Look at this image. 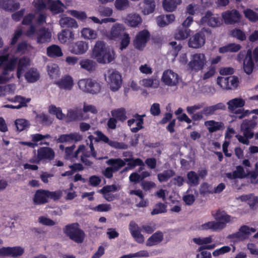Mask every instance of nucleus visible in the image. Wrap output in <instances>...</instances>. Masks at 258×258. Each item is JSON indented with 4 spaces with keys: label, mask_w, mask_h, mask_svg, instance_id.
Masks as SVG:
<instances>
[{
    "label": "nucleus",
    "mask_w": 258,
    "mask_h": 258,
    "mask_svg": "<svg viewBox=\"0 0 258 258\" xmlns=\"http://www.w3.org/2000/svg\"><path fill=\"white\" fill-rule=\"evenodd\" d=\"M216 221H209L201 225L200 228L203 230H211L213 231H220L225 228L227 223H230L235 217H232L223 211L218 210L214 215Z\"/></svg>",
    "instance_id": "1"
},
{
    "label": "nucleus",
    "mask_w": 258,
    "mask_h": 258,
    "mask_svg": "<svg viewBox=\"0 0 258 258\" xmlns=\"http://www.w3.org/2000/svg\"><path fill=\"white\" fill-rule=\"evenodd\" d=\"M91 57L101 64L109 63L114 59L110 49L103 41H97L96 42Z\"/></svg>",
    "instance_id": "2"
},
{
    "label": "nucleus",
    "mask_w": 258,
    "mask_h": 258,
    "mask_svg": "<svg viewBox=\"0 0 258 258\" xmlns=\"http://www.w3.org/2000/svg\"><path fill=\"white\" fill-rule=\"evenodd\" d=\"M79 227V224L76 222L68 224L63 228L65 234L70 239L78 243L83 242L85 235L84 231Z\"/></svg>",
    "instance_id": "3"
},
{
    "label": "nucleus",
    "mask_w": 258,
    "mask_h": 258,
    "mask_svg": "<svg viewBox=\"0 0 258 258\" xmlns=\"http://www.w3.org/2000/svg\"><path fill=\"white\" fill-rule=\"evenodd\" d=\"M207 62L205 54L196 53L191 55L190 60L187 64V69L192 73H198L203 70Z\"/></svg>",
    "instance_id": "4"
},
{
    "label": "nucleus",
    "mask_w": 258,
    "mask_h": 258,
    "mask_svg": "<svg viewBox=\"0 0 258 258\" xmlns=\"http://www.w3.org/2000/svg\"><path fill=\"white\" fill-rule=\"evenodd\" d=\"M17 62L18 57L13 56L4 64L3 71L0 75V84H6L14 78L13 74H10V72L15 70Z\"/></svg>",
    "instance_id": "5"
},
{
    "label": "nucleus",
    "mask_w": 258,
    "mask_h": 258,
    "mask_svg": "<svg viewBox=\"0 0 258 258\" xmlns=\"http://www.w3.org/2000/svg\"><path fill=\"white\" fill-rule=\"evenodd\" d=\"M78 86L83 91L92 94L100 92L101 89L100 83L91 78L83 79L79 81Z\"/></svg>",
    "instance_id": "6"
},
{
    "label": "nucleus",
    "mask_w": 258,
    "mask_h": 258,
    "mask_svg": "<svg viewBox=\"0 0 258 258\" xmlns=\"http://www.w3.org/2000/svg\"><path fill=\"white\" fill-rule=\"evenodd\" d=\"M255 231L256 229L254 228L244 225L240 226L237 232L228 235L227 238L233 241H243L248 239L251 233Z\"/></svg>",
    "instance_id": "7"
},
{
    "label": "nucleus",
    "mask_w": 258,
    "mask_h": 258,
    "mask_svg": "<svg viewBox=\"0 0 258 258\" xmlns=\"http://www.w3.org/2000/svg\"><path fill=\"white\" fill-rule=\"evenodd\" d=\"M201 23L202 24H207L210 27L215 28L221 25L222 20L217 15H215L211 11H208L201 18Z\"/></svg>",
    "instance_id": "8"
},
{
    "label": "nucleus",
    "mask_w": 258,
    "mask_h": 258,
    "mask_svg": "<svg viewBox=\"0 0 258 258\" xmlns=\"http://www.w3.org/2000/svg\"><path fill=\"white\" fill-rule=\"evenodd\" d=\"M222 17L226 24L233 25L240 21L241 16L238 11L233 9L223 12Z\"/></svg>",
    "instance_id": "9"
},
{
    "label": "nucleus",
    "mask_w": 258,
    "mask_h": 258,
    "mask_svg": "<svg viewBox=\"0 0 258 258\" xmlns=\"http://www.w3.org/2000/svg\"><path fill=\"white\" fill-rule=\"evenodd\" d=\"M109 76L108 78V83L110 89L113 91H117L121 87L122 83L121 76L120 74L116 71H108Z\"/></svg>",
    "instance_id": "10"
},
{
    "label": "nucleus",
    "mask_w": 258,
    "mask_h": 258,
    "mask_svg": "<svg viewBox=\"0 0 258 258\" xmlns=\"http://www.w3.org/2000/svg\"><path fill=\"white\" fill-rule=\"evenodd\" d=\"M150 34L147 30H143L138 33L135 40L134 46L139 49L142 50L146 46V43L149 40Z\"/></svg>",
    "instance_id": "11"
},
{
    "label": "nucleus",
    "mask_w": 258,
    "mask_h": 258,
    "mask_svg": "<svg viewBox=\"0 0 258 258\" xmlns=\"http://www.w3.org/2000/svg\"><path fill=\"white\" fill-rule=\"evenodd\" d=\"M205 41L206 36L204 32L200 31L189 38L188 45L191 48H199L205 44Z\"/></svg>",
    "instance_id": "12"
},
{
    "label": "nucleus",
    "mask_w": 258,
    "mask_h": 258,
    "mask_svg": "<svg viewBox=\"0 0 258 258\" xmlns=\"http://www.w3.org/2000/svg\"><path fill=\"white\" fill-rule=\"evenodd\" d=\"M179 76L172 70L165 71L162 77V82L168 86H174L179 83Z\"/></svg>",
    "instance_id": "13"
},
{
    "label": "nucleus",
    "mask_w": 258,
    "mask_h": 258,
    "mask_svg": "<svg viewBox=\"0 0 258 258\" xmlns=\"http://www.w3.org/2000/svg\"><path fill=\"white\" fill-rule=\"evenodd\" d=\"M37 154L39 159L41 161H50L54 158V151L50 147H40L37 150Z\"/></svg>",
    "instance_id": "14"
},
{
    "label": "nucleus",
    "mask_w": 258,
    "mask_h": 258,
    "mask_svg": "<svg viewBox=\"0 0 258 258\" xmlns=\"http://www.w3.org/2000/svg\"><path fill=\"white\" fill-rule=\"evenodd\" d=\"M66 117L68 122L83 120L84 117L82 109L78 107L71 108L68 110Z\"/></svg>",
    "instance_id": "15"
},
{
    "label": "nucleus",
    "mask_w": 258,
    "mask_h": 258,
    "mask_svg": "<svg viewBox=\"0 0 258 258\" xmlns=\"http://www.w3.org/2000/svg\"><path fill=\"white\" fill-rule=\"evenodd\" d=\"M60 89L64 90H71L74 86V83L73 78L67 75L63 76L60 80L55 83Z\"/></svg>",
    "instance_id": "16"
},
{
    "label": "nucleus",
    "mask_w": 258,
    "mask_h": 258,
    "mask_svg": "<svg viewBox=\"0 0 258 258\" xmlns=\"http://www.w3.org/2000/svg\"><path fill=\"white\" fill-rule=\"evenodd\" d=\"M69 49L70 51L75 54H82L85 53L88 49V44L84 41H78L72 44Z\"/></svg>",
    "instance_id": "17"
},
{
    "label": "nucleus",
    "mask_w": 258,
    "mask_h": 258,
    "mask_svg": "<svg viewBox=\"0 0 258 258\" xmlns=\"http://www.w3.org/2000/svg\"><path fill=\"white\" fill-rule=\"evenodd\" d=\"M48 202L46 189H40L35 191L33 198V202L34 205H42Z\"/></svg>",
    "instance_id": "18"
},
{
    "label": "nucleus",
    "mask_w": 258,
    "mask_h": 258,
    "mask_svg": "<svg viewBox=\"0 0 258 258\" xmlns=\"http://www.w3.org/2000/svg\"><path fill=\"white\" fill-rule=\"evenodd\" d=\"M51 34L48 29L44 27H41L37 32V42L38 43H45L50 41Z\"/></svg>",
    "instance_id": "19"
},
{
    "label": "nucleus",
    "mask_w": 258,
    "mask_h": 258,
    "mask_svg": "<svg viewBox=\"0 0 258 258\" xmlns=\"http://www.w3.org/2000/svg\"><path fill=\"white\" fill-rule=\"evenodd\" d=\"M82 140V136L79 133H74L69 134H62L59 136L57 139V143H64L75 141H80Z\"/></svg>",
    "instance_id": "20"
},
{
    "label": "nucleus",
    "mask_w": 258,
    "mask_h": 258,
    "mask_svg": "<svg viewBox=\"0 0 258 258\" xmlns=\"http://www.w3.org/2000/svg\"><path fill=\"white\" fill-rule=\"evenodd\" d=\"M17 77L20 79L27 67L30 65V60L25 56L18 57Z\"/></svg>",
    "instance_id": "21"
},
{
    "label": "nucleus",
    "mask_w": 258,
    "mask_h": 258,
    "mask_svg": "<svg viewBox=\"0 0 258 258\" xmlns=\"http://www.w3.org/2000/svg\"><path fill=\"white\" fill-rule=\"evenodd\" d=\"M256 125V121L252 120L245 119L243 121L241 125V130L243 133L245 134L250 137H253L254 134L252 132V130L255 127Z\"/></svg>",
    "instance_id": "22"
},
{
    "label": "nucleus",
    "mask_w": 258,
    "mask_h": 258,
    "mask_svg": "<svg viewBox=\"0 0 258 258\" xmlns=\"http://www.w3.org/2000/svg\"><path fill=\"white\" fill-rule=\"evenodd\" d=\"M125 27L123 24L115 23L111 27L110 33V38L115 40L121 37L123 34L126 33Z\"/></svg>",
    "instance_id": "23"
},
{
    "label": "nucleus",
    "mask_w": 258,
    "mask_h": 258,
    "mask_svg": "<svg viewBox=\"0 0 258 258\" xmlns=\"http://www.w3.org/2000/svg\"><path fill=\"white\" fill-rule=\"evenodd\" d=\"M254 67V63L251 52L248 50L243 61V70L244 72L247 75L251 74L253 72Z\"/></svg>",
    "instance_id": "24"
},
{
    "label": "nucleus",
    "mask_w": 258,
    "mask_h": 258,
    "mask_svg": "<svg viewBox=\"0 0 258 258\" xmlns=\"http://www.w3.org/2000/svg\"><path fill=\"white\" fill-rule=\"evenodd\" d=\"M58 38L61 43H69L74 40V34L71 29H64L58 34Z\"/></svg>",
    "instance_id": "25"
},
{
    "label": "nucleus",
    "mask_w": 258,
    "mask_h": 258,
    "mask_svg": "<svg viewBox=\"0 0 258 258\" xmlns=\"http://www.w3.org/2000/svg\"><path fill=\"white\" fill-rule=\"evenodd\" d=\"M164 235L163 232L161 231H157L147 239L146 245L147 246L157 245L162 241Z\"/></svg>",
    "instance_id": "26"
},
{
    "label": "nucleus",
    "mask_w": 258,
    "mask_h": 258,
    "mask_svg": "<svg viewBox=\"0 0 258 258\" xmlns=\"http://www.w3.org/2000/svg\"><path fill=\"white\" fill-rule=\"evenodd\" d=\"M20 4L14 0H0V8L7 11L14 12L18 10Z\"/></svg>",
    "instance_id": "27"
},
{
    "label": "nucleus",
    "mask_w": 258,
    "mask_h": 258,
    "mask_svg": "<svg viewBox=\"0 0 258 258\" xmlns=\"http://www.w3.org/2000/svg\"><path fill=\"white\" fill-rule=\"evenodd\" d=\"M175 20L173 14L161 15L156 18L157 25L160 27H163L172 23Z\"/></svg>",
    "instance_id": "28"
},
{
    "label": "nucleus",
    "mask_w": 258,
    "mask_h": 258,
    "mask_svg": "<svg viewBox=\"0 0 258 258\" xmlns=\"http://www.w3.org/2000/svg\"><path fill=\"white\" fill-rule=\"evenodd\" d=\"M245 102L244 99L241 98H235L230 100L227 103L228 109L231 112L238 108H241L245 105Z\"/></svg>",
    "instance_id": "29"
},
{
    "label": "nucleus",
    "mask_w": 258,
    "mask_h": 258,
    "mask_svg": "<svg viewBox=\"0 0 258 258\" xmlns=\"http://www.w3.org/2000/svg\"><path fill=\"white\" fill-rule=\"evenodd\" d=\"M59 24L61 27L64 29H71L73 28L78 27V24L76 21L70 17L62 18L59 20Z\"/></svg>",
    "instance_id": "30"
},
{
    "label": "nucleus",
    "mask_w": 258,
    "mask_h": 258,
    "mask_svg": "<svg viewBox=\"0 0 258 258\" xmlns=\"http://www.w3.org/2000/svg\"><path fill=\"white\" fill-rule=\"evenodd\" d=\"M144 5L142 12L145 15H148L153 13L156 7L155 0H144Z\"/></svg>",
    "instance_id": "31"
},
{
    "label": "nucleus",
    "mask_w": 258,
    "mask_h": 258,
    "mask_svg": "<svg viewBox=\"0 0 258 258\" xmlns=\"http://www.w3.org/2000/svg\"><path fill=\"white\" fill-rule=\"evenodd\" d=\"M181 3V0H163L162 6L165 11L172 12L175 10L177 5Z\"/></svg>",
    "instance_id": "32"
},
{
    "label": "nucleus",
    "mask_w": 258,
    "mask_h": 258,
    "mask_svg": "<svg viewBox=\"0 0 258 258\" xmlns=\"http://www.w3.org/2000/svg\"><path fill=\"white\" fill-rule=\"evenodd\" d=\"M226 176L229 179L242 178L245 176V174L243 167L238 165L236 166V170L233 172L226 173Z\"/></svg>",
    "instance_id": "33"
},
{
    "label": "nucleus",
    "mask_w": 258,
    "mask_h": 258,
    "mask_svg": "<svg viewBox=\"0 0 258 258\" xmlns=\"http://www.w3.org/2000/svg\"><path fill=\"white\" fill-rule=\"evenodd\" d=\"M47 5L48 9L55 14H58L63 11L62 6L63 5L59 0H48Z\"/></svg>",
    "instance_id": "34"
},
{
    "label": "nucleus",
    "mask_w": 258,
    "mask_h": 258,
    "mask_svg": "<svg viewBox=\"0 0 258 258\" xmlns=\"http://www.w3.org/2000/svg\"><path fill=\"white\" fill-rule=\"evenodd\" d=\"M81 68L89 72H92L95 70L96 63L93 60L89 59H83L79 62Z\"/></svg>",
    "instance_id": "35"
},
{
    "label": "nucleus",
    "mask_w": 258,
    "mask_h": 258,
    "mask_svg": "<svg viewBox=\"0 0 258 258\" xmlns=\"http://www.w3.org/2000/svg\"><path fill=\"white\" fill-rule=\"evenodd\" d=\"M47 54L50 57H58L63 55L61 48L57 45H52L47 48Z\"/></svg>",
    "instance_id": "36"
},
{
    "label": "nucleus",
    "mask_w": 258,
    "mask_h": 258,
    "mask_svg": "<svg viewBox=\"0 0 258 258\" xmlns=\"http://www.w3.org/2000/svg\"><path fill=\"white\" fill-rule=\"evenodd\" d=\"M240 44L234 43H229L224 46L220 47L219 48V52L221 53H225L226 52H236L241 48Z\"/></svg>",
    "instance_id": "37"
},
{
    "label": "nucleus",
    "mask_w": 258,
    "mask_h": 258,
    "mask_svg": "<svg viewBox=\"0 0 258 258\" xmlns=\"http://www.w3.org/2000/svg\"><path fill=\"white\" fill-rule=\"evenodd\" d=\"M24 77L28 83H34L39 80L40 76L36 69L31 68L26 72Z\"/></svg>",
    "instance_id": "38"
},
{
    "label": "nucleus",
    "mask_w": 258,
    "mask_h": 258,
    "mask_svg": "<svg viewBox=\"0 0 258 258\" xmlns=\"http://www.w3.org/2000/svg\"><path fill=\"white\" fill-rule=\"evenodd\" d=\"M111 115L118 121L123 122L127 119L126 111L124 108H120L112 110L111 111Z\"/></svg>",
    "instance_id": "39"
},
{
    "label": "nucleus",
    "mask_w": 258,
    "mask_h": 258,
    "mask_svg": "<svg viewBox=\"0 0 258 258\" xmlns=\"http://www.w3.org/2000/svg\"><path fill=\"white\" fill-rule=\"evenodd\" d=\"M7 255L13 257H17L22 255L24 249L21 246L7 247Z\"/></svg>",
    "instance_id": "40"
},
{
    "label": "nucleus",
    "mask_w": 258,
    "mask_h": 258,
    "mask_svg": "<svg viewBox=\"0 0 258 258\" xmlns=\"http://www.w3.org/2000/svg\"><path fill=\"white\" fill-rule=\"evenodd\" d=\"M205 124L208 127L210 133H214L220 130L223 125L221 122H217L213 120L206 121Z\"/></svg>",
    "instance_id": "41"
},
{
    "label": "nucleus",
    "mask_w": 258,
    "mask_h": 258,
    "mask_svg": "<svg viewBox=\"0 0 258 258\" xmlns=\"http://www.w3.org/2000/svg\"><path fill=\"white\" fill-rule=\"evenodd\" d=\"M107 164L111 166L116 171H118L125 165V160L120 158L110 159L108 160Z\"/></svg>",
    "instance_id": "42"
},
{
    "label": "nucleus",
    "mask_w": 258,
    "mask_h": 258,
    "mask_svg": "<svg viewBox=\"0 0 258 258\" xmlns=\"http://www.w3.org/2000/svg\"><path fill=\"white\" fill-rule=\"evenodd\" d=\"M127 21L130 26L133 27H137L142 21L141 17L138 14H130L127 16Z\"/></svg>",
    "instance_id": "43"
},
{
    "label": "nucleus",
    "mask_w": 258,
    "mask_h": 258,
    "mask_svg": "<svg viewBox=\"0 0 258 258\" xmlns=\"http://www.w3.org/2000/svg\"><path fill=\"white\" fill-rule=\"evenodd\" d=\"M187 183L190 185L197 186L199 184V176L194 171L187 172Z\"/></svg>",
    "instance_id": "44"
},
{
    "label": "nucleus",
    "mask_w": 258,
    "mask_h": 258,
    "mask_svg": "<svg viewBox=\"0 0 258 258\" xmlns=\"http://www.w3.org/2000/svg\"><path fill=\"white\" fill-rule=\"evenodd\" d=\"M145 116V114L140 115L138 113L135 114L134 117L136 118V121H137V126L131 128V131L132 133H137L139 130L144 128L143 125L144 123L143 118Z\"/></svg>",
    "instance_id": "45"
},
{
    "label": "nucleus",
    "mask_w": 258,
    "mask_h": 258,
    "mask_svg": "<svg viewBox=\"0 0 258 258\" xmlns=\"http://www.w3.org/2000/svg\"><path fill=\"white\" fill-rule=\"evenodd\" d=\"M175 172L173 170L169 169L164 171L162 173H159L157 175L158 180L160 182L167 181L171 177L173 176Z\"/></svg>",
    "instance_id": "46"
},
{
    "label": "nucleus",
    "mask_w": 258,
    "mask_h": 258,
    "mask_svg": "<svg viewBox=\"0 0 258 258\" xmlns=\"http://www.w3.org/2000/svg\"><path fill=\"white\" fill-rule=\"evenodd\" d=\"M190 30L184 27L179 28L175 34L174 37L177 40H184L189 35Z\"/></svg>",
    "instance_id": "47"
},
{
    "label": "nucleus",
    "mask_w": 258,
    "mask_h": 258,
    "mask_svg": "<svg viewBox=\"0 0 258 258\" xmlns=\"http://www.w3.org/2000/svg\"><path fill=\"white\" fill-rule=\"evenodd\" d=\"M231 35L241 41L246 40V36L244 32L239 28H234L230 31Z\"/></svg>",
    "instance_id": "48"
},
{
    "label": "nucleus",
    "mask_w": 258,
    "mask_h": 258,
    "mask_svg": "<svg viewBox=\"0 0 258 258\" xmlns=\"http://www.w3.org/2000/svg\"><path fill=\"white\" fill-rule=\"evenodd\" d=\"M49 112L50 114L55 115L56 117L59 119H62L65 117V115L62 113L61 108L56 107L54 105L49 106Z\"/></svg>",
    "instance_id": "49"
},
{
    "label": "nucleus",
    "mask_w": 258,
    "mask_h": 258,
    "mask_svg": "<svg viewBox=\"0 0 258 258\" xmlns=\"http://www.w3.org/2000/svg\"><path fill=\"white\" fill-rule=\"evenodd\" d=\"M125 163L127 162V166L130 169H133L137 166H144V163L142 160L140 158L134 159L132 158H124Z\"/></svg>",
    "instance_id": "50"
},
{
    "label": "nucleus",
    "mask_w": 258,
    "mask_h": 258,
    "mask_svg": "<svg viewBox=\"0 0 258 258\" xmlns=\"http://www.w3.org/2000/svg\"><path fill=\"white\" fill-rule=\"evenodd\" d=\"M82 36L88 39H94L97 37L95 31L89 28H84L82 31Z\"/></svg>",
    "instance_id": "51"
},
{
    "label": "nucleus",
    "mask_w": 258,
    "mask_h": 258,
    "mask_svg": "<svg viewBox=\"0 0 258 258\" xmlns=\"http://www.w3.org/2000/svg\"><path fill=\"white\" fill-rule=\"evenodd\" d=\"M166 205L161 202L157 203L154 208L151 212L152 215H157L159 214L164 213L166 212Z\"/></svg>",
    "instance_id": "52"
},
{
    "label": "nucleus",
    "mask_w": 258,
    "mask_h": 258,
    "mask_svg": "<svg viewBox=\"0 0 258 258\" xmlns=\"http://www.w3.org/2000/svg\"><path fill=\"white\" fill-rule=\"evenodd\" d=\"M244 14L245 18L251 22H255L258 21V13L250 9L244 10Z\"/></svg>",
    "instance_id": "53"
},
{
    "label": "nucleus",
    "mask_w": 258,
    "mask_h": 258,
    "mask_svg": "<svg viewBox=\"0 0 258 258\" xmlns=\"http://www.w3.org/2000/svg\"><path fill=\"white\" fill-rule=\"evenodd\" d=\"M200 193L203 196L209 194H213V190L212 189L211 185L207 182H203L202 183L200 188Z\"/></svg>",
    "instance_id": "54"
},
{
    "label": "nucleus",
    "mask_w": 258,
    "mask_h": 258,
    "mask_svg": "<svg viewBox=\"0 0 258 258\" xmlns=\"http://www.w3.org/2000/svg\"><path fill=\"white\" fill-rule=\"evenodd\" d=\"M36 117L38 119L40 123L43 125H50L52 123V121L47 114L42 113L37 115Z\"/></svg>",
    "instance_id": "55"
},
{
    "label": "nucleus",
    "mask_w": 258,
    "mask_h": 258,
    "mask_svg": "<svg viewBox=\"0 0 258 258\" xmlns=\"http://www.w3.org/2000/svg\"><path fill=\"white\" fill-rule=\"evenodd\" d=\"M156 224L151 222L141 226V231L148 234H151L156 230Z\"/></svg>",
    "instance_id": "56"
},
{
    "label": "nucleus",
    "mask_w": 258,
    "mask_h": 258,
    "mask_svg": "<svg viewBox=\"0 0 258 258\" xmlns=\"http://www.w3.org/2000/svg\"><path fill=\"white\" fill-rule=\"evenodd\" d=\"M120 49L121 50L125 49L130 43L131 38L129 36V34L127 33L123 34V35L120 37Z\"/></svg>",
    "instance_id": "57"
},
{
    "label": "nucleus",
    "mask_w": 258,
    "mask_h": 258,
    "mask_svg": "<svg viewBox=\"0 0 258 258\" xmlns=\"http://www.w3.org/2000/svg\"><path fill=\"white\" fill-rule=\"evenodd\" d=\"M217 83L223 89L230 90L229 89H230L228 77H218Z\"/></svg>",
    "instance_id": "58"
},
{
    "label": "nucleus",
    "mask_w": 258,
    "mask_h": 258,
    "mask_svg": "<svg viewBox=\"0 0 258 258\" xmlns=\"http://www.w3.org/2000/svg\"><path fill=\"white\" fill-rule=\"evenodd\" d=\"M15 124L17 130L19 132L24 130L29 125L28 121L24 119H16Z\"/></svg>",
    "instance_id": "59"
},
{
    "label": "nucleus",
    "mask_w": 258,
    "mask_h": 258,
    "mask_svg": "<svg viewBox=\"0 0 258 258\" xmlns=\"http://www.w3.org/2000/svg\"><path fill=\"white\" fill-rule=\"evenodd\" d=\"M114 5L117 10L122 11L129 7V1L128 0H115Z\"/></svg>",
    "instance_id": "60"
},
{
    "label": "nucleus",
    "mask_w": 258,
    "mask_h": 258,
    "mask_svg": "<svg viewBox=\"0 0 258 258\" xmlns=\"http://www.w3.org/2000/svg\"><path fill=\"white\" fill-rule=\"evenodd\" d=\"M233 113L234 115L232 116L238 119H242L250 114V111L248 110H244L243 109H235Z\"/></svg>",
    "instance_id": "61"
},
{
    "label": "nucleus",
    "mask_w": 258,
    "mask_h": 258,
    "mask_svg": "<svg viewBox=\"0 0 258 258\" xmlns=\"http://www.w3.org/2000/svg\"><path fill=\"white\" fill-rule=\"evenodd\" d=\"M107 145L115 149H126L128 147L127 145L124 143L110 140H109Z\"/></svg>",
    "instance_id": "62"
},
{
    "label": "nucleus",
    "mask_w": 258,
    "mask_h": 258,
    "mask_svg": "<svg viewBox=\"0 0 258 258\" xmlns=\"http://www.w3.org/2000/svg\"><path fill=\"white\" fill-rule=\"evenodd\" d=\"M107 145L115 149H126L128 147L127 145L124 143L110 140H109Z\"/></svg>",
    "instance_id": "63"
},
{
    "label": "nucleus",
    "mask_w": 258,
    "mask_h": 258,
    "mask_svg": "<svg viewBox=\"0 0 258 258\" xmlns=\"http://www.w3.org/2000/svg\"><path fill=\"white\" fill-rule=\"evenodd\" d=\"M98 12L102 17H109L113 13L112 10L110 8L101 6L98 7Z\"/></svg>",
    "instance_id": "64"
}]
</instances>
